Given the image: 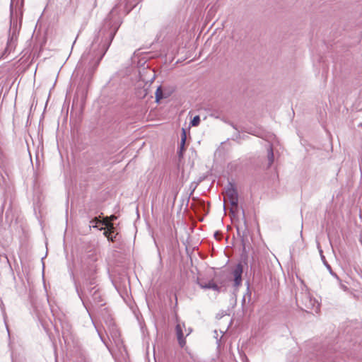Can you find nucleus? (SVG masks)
<instances>
[{
    "instance_id": "16",
    "label": "nucleus",
    "mask_w": 362,
    "mask_h": 362,
    "mask_svg": "<svg viewBox=\"0 0 362 362\" xmlns=\"http://www.w3.org/2000/svg\"><path fill=\"white\" fill-rule=\"evenodd\" d=\"M247 292L245 294V296H243V303H244L245 302V299H246L247 296L248 297L249 299L250 298V296H251V291H250V284L248 281L247 282Z\"/></svg>"
},
{
    "instance_id": "8",
    "label": "nucleus",
    "mask_w": 362,
    "mask_h": 362,
    "mask_svg": "<svg viewBox=\"0 0 362 362\" xmlns=\"http://www.w3.org/2000/svg\"><path fill=\"white\" fill-rule=\"evenodd\" d=\"M320 253L321 259H322L323 264H325V266L328 269L330 274L332 276H333L334 278H336L337 280L340 281L339 277L337 276V274L335 272H333L331 266L328 264L327 261L326 260L325 257L323 255L322 250L321 249L320 250Z\"/></svg>"
},
{
    "instance_id": "4",
    "label": "nucleus",
    "mask_w": 362,
    "mask_h": 362,
    "mask_svg": "<svg viewBox=\"0 0 362 362\" xmlns=\"http://www.w3.org/2000/svg\"><path fill=\"white\" fill-rule=\"evenodd\" d=\"M243 272V266L238 263L233 272L234 276V286L239 287L242 284V274Z\"/></svg>"
},
{
    "instance_id": "25",
    "label": "nucleus",
    "mask_w": 362,
    "mask_h": 362,
    "mask_svg": "<svg viewBox=\"0 0 362 362\" xmlns=\"http://www.w3.org/2000/svg\"><path fill=\"white\" fill-rule=\"evenodd\" d=\"M236 228H237V233H238V236H240V237H241V238H242V242H244V235H240V230H239V227H238V226H237Z\"/></svg>"
},
{
    "instance_id": "19",
    "label": "nucleus",
    "mask_w": 362,
    "mask_h": 362,
    "mask_svg": "<svg viewBox=\"0 0 362 362\" xmlns=\"http://www.w3.org/2000/svg\"><path fill=\"white\" fill-rule=\"evenodd\" d=\"M230 205L233 208H238V197L229 200Z\"/></svg>"
},
{
    "instance_id": "32",
    "label": "nucleus",
    "mask_w": 362,
    "mask_h": 362,
    "mask_svg": "<svg viewBox=\"0 0 362 362\" xmlns=\"http://www.w3.org/2000/svg\"><path fill=\"white\" fill-rule=\"evenodd\" d=\"M10 8H11V10H12V8H13V3L11 4Z\"/></svg>"
},
{
    "instance_id": "29",
    "label": "nucleus",
    "mask_w": 362,
    "mask_h": 362,
    "mask_svg": "<svg viewBox=\"0 0 362 362\" xmlns=\"http://www.w3.org/2000/svg\"><path fill=\"white\" fill-rule=\"evenodd\" d=\"M229 124L233 129L238 131V127L235 124H234L233 122H230Z\"/></svg>"
},
{
    "instance_id": "27",
    "label": "nucleus",
    "mask_w": 362,
    "mask_h": 362,
    "mask_svg": "<svg viewBox=\"0 0 362 362\" xmlns=\"http://www.w3.org/2000/svg\"><path fill=\"white\" fill-rule=\"evenodd\" d=\"M111 233L107 230H105L103 233V235L108 239V237L110 235Z\"/></svg>"
},
{
    "instance_id": "30",
    "label": "nucleus",
    "mask_w": 362,
    "mask_h": 362,
    "mask_svg": "<svg viewBox=\"0 0 362 362\" xmlns=\"http://www.w3.org/2000/svg\"><path fill=\"white\" fill-rule=\"evenodd\" d=\"M196 187H197V185L193 186V184H191L190 187L192 188V190L190 194H192L193 193V192L194 191Z\"/></svg>"
},
{
    "instance_id": "31",
    "label": "nucleus",
    "mask_w": 362,
    "mask_h": 362,
    "mask_svg": "<svg viewBox=\"0 0 362 362\" xmlns=\"http://www.w3.org/2000/svg\"><path fill=\"white\" fill-rule=\"evenodd\" d=\"M247 138H248V136H242V139H247Z\"/></svg>"
},
{
    "instance_id": "6",
    "label": "nucleus",
    "mask_w": 362,
    "mask_h": 362,
    "mask_svg": "<svg viewBox=\"0 0 362 362\" xmlns=\"http://www.w3.org/2000/svg\"><path fill=\"white\" fill-rule=\"evenodd\" d=\"M197 284L202 288L213 289L214 291L220 292L221 287L217 285L213 280L209 281L208 283H203L197 280Z\"/></svg>"
},
{
    "instance_id": "12",
    "label": "nucleus",
    "mask_w": 362,
    "mask_h": 362,
    "mask_svg": "<svg viewBox=\"0 0 362 362\" xmlns=\"http://www.w3.org/2000/svg\"><path fill=\"white\" fill-rule=\"evenodd\" d=\"M15 47V41L13 39V36L11 37L7 43V46L4 50V52H11V51Z\"/></svg>"
},
{
    "instance_id": "24",
    "label": "nucleus",
    "mask_w": 362,
    "mask_h": 362,
    "mask_svg": "<svg viewBox=\"0 0 362 362\" xmlns=\"http://www.w3.org/2000/svg\"><path fill=\"white\" fill-rule=\"evenodd\" d=\"M244 132H247V133H248V134H252V135H255V136H258V135L256 134V132H255L252 131V130H250V129H245V130H244Z\"/></svg>"
},
{
    "instance_id": "13",
    "label": "nucleus",
    "mask_w": 362,
    "mask_h": 362,
    "mask_svg": "<svg viewBox=\"0 0 362 362\" xmlns=\"http://www.w3.org/2000/svg\"><path fill=\"white\" fill-rule=\"evenodd\" d=\"M102 225H104L107 227V230L110 232V233L113 234L115 230V228L114 227V225L111 222H107L106 221H102Z\"/></svg>"
},
{
    "instance_id": "5",
    "label": "nucleus",
    "mask_w": 362,
    "mask_h": 362,
    "mask_svg": "<svg viewBox=\"0 0 362 362\" xmlns=\"http://www.w3.org/2000/svg\"><path fill=\"white\" fill-rule=\"evenodd\" d=\"M226 194L229 200L238 197V191L233 182L228 183L226 187Z\"/></svg>"
},
{
    "instance_id": "33",
    "label": "nucleus",
    "mask_w": 362,
    "mask_h": 362,
    "mask_svg": "<svg viewBox=\"0 0 362 362\" xmlns=\"http://www.w3.org/2000/svg\"><path fill=\"white\" fill-rule=\"evenodd\" d=\"M165 94H169V95H170V92H166L165 90Z\"/></svg>"
},
{
    "instance_id": "34",
    "label": "nucleus",
    "mask_w": 362,
    "mask_h": 362,
    "mask_svg": "<svg viewBox=\"0 0 362 362\" xmlns=\"http://www.w3.org/2000/svg\"><path fill=\"white\" fill-rule=\"evenodd\" d=\"M296 303H298V298L296 297Z\"/></svg>"
},
{
    "instance_id": "15",
    "label": "nucleus",
    "mask_w": 362,
    "mask_h": 362,
    "mask_svg": "<svg viewBox=\"0 0 362 362\" xmlns=\"http://www.w3.org/2000/svg\"><path fill=\"white\" fill-rule=\"evenodd\" d=\"M185 144H182L180 142L179 151L177 152L178 156L180 158H182L183 157V153L185 151Z\"/></svg>"
},
{
    "instance_id": "1",
    "label": "nucleus",
    "mask_w": 362,
    "mask_h": 362,
    "mask_svg": "<svg viewBox=\"0 0 362 362\" xmlns=\"http://www.w3.org/2000/svg\"><path fill=\"white\" fill-rule=\"evenodd\" d=\"M122 23V16L120 13V9L119 7L116 5L112 8L104 20L103 26L93 41V48H94L95 44L98 43V52L95 54V56L99 55V57L95 60L93 59V62H90V67L88 69L86 76H88L89 81L93 76L100 61L109 49Z\"/></svg>"
},
{
    "instance_id": "20",
    "label": "nucleus",
    "mask_w": 362,
    "mask_h": 362,
    "mask_svg": "<svg viewBox=\"0 0 362 362\" xmlns=\"http://www.w3.org/2000/svg\"><path fill=\"white\" fill-rule=\"evenodd\" d=\"M235 138L233 139L234 141H236L238 143H240V140L242 139V136L240 134V132L238 131L235 135Z\"/></svg>"
},
{
    "instance_id": "35",
    "label": "nucleus",
    "mask_w": 362,
    "mask_h": 362,
    "mask_svg": "<svg viewBox=\"0 0 362 362\" xmlns=\"http://www.w3.org/2000/svg\"><path fill=\"white\" fill-rule=\"evenodd\" d=\"M103 229H104L103 228H99V230H103Z\"/></svg>"
},
{
    "instance_id": "26",
    "label": "nucleus",
    "mask_w": 362,
    "mask_h": 362,
    "mask_svg": "<svg viewBox=\"0 0 362 362\" xmlns=\"http://www.w3.org/2000/svg\"><path fill=\"white\" fill-rule=\"evenodd\" d=\"M242 214H243V219L244 221V223L246 226L247 221H246L245 214V210L244 209L242 210Z\"/></svg>"
},
{
    "instance_id": "3",
    "label": "nucleus",
    "mask_w": 362,
    "mask_h": 362,
    "mask_svg": "<svg viewBox=\"0 0 362 362\" xmlns=\"http://www.w3.org/2000/svg\"><path fill=\"white\" fill-rule=\"evenodd\" d=\"M82 302L90 315L105 304L100 288L95 289L90 297L84 299Z\"/></svg>"
},
{
    "instance_id": "21",
    "label": "nucleus",
    "mask_w": 362,
    "mask_h": 362,
    "mask_svg": "<svg viewBox=\"0 0 362 362\" xmlns=\"http://www.w3.org/2000/svg\"><path fill=\"white\" fill-rule=\"evenodd\" d=\"M115 219H117V216L115 215H111L109 217H105L103 221H106L107 222H111L112 221H114Z\"/></svg>"
},
{
    "instance_id": "23",
    "label": "nucleus",
    "mask_w": 362,
    "mask_h": 362,
    "mask_svg": "<svg viewBox=\"0 0 362 362\" xmlns=\"http://www.w3.org/2000/svg\"><path fill=\"white\" fill-rule=\"evenodd\" d=\"M214 238L216 240H220L222 238V233L220 231H216L214 233Z\"/></svg>"
},
{
    "instance_id": "22",
    "label": "nucleus",
    "mask_w": 362,
    "mask_h": 362,
    "mask_svg": "<svg viewBox=\"0 0 362 362\" xmlns=\"http://www.w3.org/2000/svg\"><path fill=\"white\" fill-rule=\"evenodd\" d=\"M118 235V233H115V235L113 234H110V235L108 237V240L110 241V242H115L116 241V238H117V235Z\"/></svg>"
},
{
    "instance_id": "9",
    "label": "nucleus",
    "mask_w": 362,
    "mask_h": 362,
    "mask_svg": "<svg viewBox=\"0 0 362 362\" xmlns=\"http://www.w3.org/2000/svg\"><path fill=\"white\" fill-rule=\"evenodd\" d=\"M155 95L156 103H159L160 100L169 97V94H165V90L163 89V87L161 86L157 88Z\"/></svg>"
},
{
    "instance_id": "2",
    "label": "nucleus",
    "mask_w": 362,
    "mask_h": 362,
    "mask_svg": "<svg viewBox=\"0 0 362 362\" xmlns=\"http://www.w3.org/2000/svg\"><path fill=\"white\" fill-rule=\"evenodd\" d=\"M95 272V267L91 266L89 271L84 273L83 281L79 283L78 285L76 284L77 293L82 301L88 298L89 296L90 297L95 289L99 288L96 284Z\"/></svg>"
},
{
    "instance_id": "7",
    "label": "nucleus",
    "mask_w": 362,
    "mask_h": 362,
    "mask_svg": "<svg viewBox=\"0 0 362 362\" xmlns=\"http://www.w3.org/2000/svg\"><path fill=\"white\" fill-rule=\"evenodd\" d=\"M175 329H176V334H177L178 344L182 348L186 344V341L184 337V334H183L182 327L180 325H177Z\"/></svg>"
},
{
    "instance_id": "18",
    "label": "nucleus",
    "mask_w": 362,
    "mask_h": 362,
    "mask_svg": "<svg viewBox=\"0 0 362 362\" xmlns=\"http://www.w3.org/2000/svg\"><path fill=\"white\" fill-rule=\"evenodd\" d=\"M186 140H187V132H186L185 129L182 128V129L181 141H180V142L182 143V144H185Z\"/></svg>"
},
{
    "instance_id": "28",
    "label": "nucleus",
    "mask_w": 362,
    "mask_h": 362,
    "mask_svg": "<svg viewBox=\"0 0 362 362\" xmlns=\"http://www.w3.org/2000/svg\"><path fill=\"white\" fill-rule=\"evenodd\" d=\"M229 124L233 129L238 131V127L235 124H234L233 122H230Z\"/></svg>"
},
{
    "instance_id": "11",
    "label": "nucleus",
    "mask_w": 362,
    "mask_h": 362,
    "mask_svg": "<svg viewBox=\"0 0 362 362\" xmlns=\"http://www.w3.org/2000/svg\"><path fill=\"white\" fill-rule=\"evenodd\" d=\"M135 93H136V97H138L139 98L143 99V98H144L147 95L148 92H147V90L146 88H138L136 89Z\"/></svg>"
},
{
    "instance_id": "14",
    "label": "nucleus",
    "mask_w": 362,
    "mask_h": 362,
    "mask_svg": "<svg viewBox=\"0 0 362 362\" xmlns=\"http://www.w3.org/2000/svg\"><path fill=\"white\" fill-rule=\"evenodd\" d=\"M200 117L199 115H196L193 117V119L190 122V124L192 127H197L200 123Z\"/></svg>"
},
{
    "instance_id": "17",
    "label": "nucleus",
    "mask_w": 362,
    "mask_h": 362,
    "mask_svg": "<svg viewBox=\"0 0 362 362\" xmlns=\"http://www.w3.org/2000/svg\"><path fill=\"white\" fill-rule=\"evenodd\" d=\"M90 223L92 224V227H93V228H98L97 224H98V223H101V224H102V221H100L99 220V218H98V217H95L93 219H92V220L90 221Z\"/></svg>"
},
{
    "instance_id": "10",
    "label": "nucleus",
    "mask_w": 362,
    "mask_h": 362,
    "mask_svg": "<svg viewBox=\"0 0 362 362\" xmlns=\"http://www.w3.org/2000/svg\"><path fill=\"white\" fill-rule=\"evenodd\" d=\"M267 158L269 162L268 168H269L274 163V151L272 146H270L269 148L267 149Z\"/></svg>"
}]
</instances>
